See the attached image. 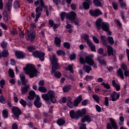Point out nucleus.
I'll return each mask as SVG.
<instances>
[{"label":"nucleus","instance_id":"37","mask_svg":"<svg viewBox=\"0 0 129 129\" xmlns=\"http://www.w3.org/2000/svg\"><path fill=\"white\" fill-rule=\"evenodd\" d=\"M107 40L109 42V44L111 46H112V45L114 44V40H113V37L111 36H108L107 38Z\"/></svg>","mask_w":129,"mask_h":129},{"label":"nucleus","instance_id":"32","mask_svg":"<svg viewBox=\"0 0 129 129\" xmlns=\"http://www.w3.org/2000/svg\"><path fill=\"white\" fill-rule=\"evenodd\" d=\"M2 92L3 91L1 90V103H2V104H6L7 102V99H6V98L4 97V96L2 94Z\"/></svg>","mask_w":129,"mask_h":129},{"label":"nucleus","instance_id":"58","mask_svg":"<svg viewBox=\"0 0 129 129\" xmlns=\"http://www.w3.org/2000/svg\"><path fill=\"white\" fill-rule=\"evenodd\" d=\"M41 4H43V7H42V11L43 9H44V11H48V6L45 5V3H44V1L43 0H41Z\"/></svg>","mask_w":129,"mask_h":129},{"label":"nucleus","instance_id":"63","mask_svg":"<svg viewBox=\"0 0 129 129\" xmlns=\"http://www.w3.org/2000/svg\"><path fill=\"white\" fill-rule=\"evenodd\" d=\"M104 50L102 48H99L97 51V53L99 54V55H103Z\"/></svg>","mask_w":129,"mask_h":129},{"label":"nucleus","instance_id":"30","mask_svg":"<svg viewBox=\"0 0 129 129\" xmlns=\"http://www.w3.org/2000/svg\"><path fill=\"white\" fill-rule=\"evenodd\" d=\"M83 69L85 70V72H86V73H88V74L90 73V71H92V68H91V67L89 66H84Z\"/></svg>","mask_w":129,"mask_h":129},{"label":"nucleus","instance_id":"54","mask_svg":"<svg viewBox=\"0 0 129 129\" xmlns=\"http://www.w3.org/2000/svg\"><path fill=\"white\" fill-rule=\"evenodd\" d=\"M8 46V43L5 41H3L1 43V47L3 49H7V47Z\"/></svg>","mask_w":129,"mask_h":129},{"label":"nucleus","instance_id":"6","mask_svg":"<svg viewBox=\"0 0 129 129\" xmlns=\"http://www.w3.org/2000/svg\"><path fill=\"white\" fill-rule=\"evenodd\" d=\"M110 122H108L106 125V129H118L116 122L113 118H109Z\"/></svg>","mask_w":129,"mask_h":129},{"label":"nucleus","instance_id":"53","mask_svg":"<svg viewBox=\"0 0 129 129\" xmlns=\"http://www.w3.org/2000/svg\"><path fill=\"white\" fill-rule=\"evenodd\" d=\"M121 19H122V21L125 23L126 22V19L125 18V16L124 14V12H121L120 13Z\"/></svg>","mask_w":129,"mask_h":129},{"label":"nucleus","instance_id":"22","mask_svg":"<svg viewBox=\"0 0 129 129\" xmlns=\"http://www.w3.org/2000/svg\"><path fill=\"white\" fill-rule=\"evenodd\" d=\"M9 56V50L7 48L4 49L1 53V57L3 58H7Z\"/></svg>","mask_w":129,"mask_h":129},{"label":"nucleus","instance_id":"46","mask_svg":"<svg viewBox=\"0 0 129 129\" xmlns=\"http://www.w3.org/2000/svg\"><path fill=\"white\" fill-rule=\"evenodd\" d=\"M19 103H20V104H21V105H22V106H23V107H26L27 105V102L25 100L21 99Z\"/></svg>","mask_w":129,"mask_h":129},{"label":"nucleus","instance_id":"15","mask_svg":"<svg viewBox=\"0 0 129 129\" xmlns=\"http://www.w3.org/2000/svg\"><path fill=\"white\" fill-rule=\"evenodd\" d=\"M86 1L83 3V6L85 10H89L90 9V5H91V0H84Z\"/></svg>","mask_w":129,"mask_h":129},{"label":"nucleus","instance_id":"29","mask_svg":"<svg viewBox=\"0 0 129 129\" xmlns=\"http://www.w3.org/2000/svg\"><path fill=\"white\" fill-rule=\"evenodd\" d=\"M103 0H93V3L95 7H102L101 1Z\"/></svg>","mask_w":129,"mask_h":129},{"label":"nucleus","instance_id":"24","mask_svg":"<svg viewBox=\"0 0 129 129\" xmlns=\"http://www.w3.org/2000/svg\"><path fill=\"white\" fill-rule=\"evenodd\" d=\"M56 123L59 125V126H63V125L66 123V121L62 119V118H60L57 120Z\"/></svg>","mask_w":129,"mask_h":129},{"label":"nucleus","instance_id":"60","mask_svg":"<svg viewBox=\"0 0 129 129\" xmlns=\"http://www.w3.org/2000/svg\"><path fill=\"white\" fill-rule=\"evenodd\" d=\"M1 27L3 28L5 31H8V26L5 24V23L1 22Z\"/></svg>","mask_w":129,"mask_h":129},{"label":"nucleus","instance_id":"49","mask_svg":"<svg viewBox=\"0 0 129 129\" xmlns=\"http://www.w3.org/2000/svg\"><path fill=\"white\" fill-rule=\"evenodd\" d=\"M5 7L7 8L8 13L10 14V13H11V11H12V4H6Z\"/></svg>","mask_w":129,"mask_h":129},{"label":"nucleus","instance_id":"23","mask_svg":"<svg viewBox=\"0 0 129 129\" xmlns=\"http://www.w3.org/2000/svg\"><path fill=\"white\" fill-rule=\"evenodd\" d=\"M112 85L113 87H115L117 91H119V90H120V85H119V84H116L115 80H113L112 81Z\"/></svg>","mask_w":129,"mask_h":129},{"label":"nucleus","instance_id":"34","mask_svg":"<svg viewBox=\"0 0 129 129\" xmlns=\"http://www.w3.org/2000/svg\"><path fill=\"white\" fill-rule=\"evenodd\" d=\"M117 73L121 79H124V76L123 75V72L121 70V69H119L117 71Z\"/></svg>","mask_w":129,"mask_h":129},{"label":"nucleus","instance_id":"45","mask_svg":"<svg viewBox=\"0 0 129 129\" xmlns=\"http://www.w3.org/2000/svg\"><path fill=\"white\" fill-rule=\"evenodd\" d=\"M93 79H94V77L93 76L87 75L85 78L86 81H91V80H93Z\"/></svg>","mask_w":129,"mask_h":129},{"label":"nucleus","instance_id":"64","mask_svg":"<svg viewBox=\"0 0 129 129\" xmlns=\"http://www.w3.org/2000/svg\"><path fill=\"white\" fill-rule=\"evenodd\" d=\"M70 60H75L76 59V55L75 53H73L70 55Z\"/></svg>","mask_w":129,"mask_h":129},{"label":"nucleus","instance_id":"10","mask_svg":"<svg viewBox=\"0 0 129 129\" xmlns=\"http://www.w3.org/2000/svg\"><path fill=\"white\" fill-rule=\"evenodd\" d=\"M15 55L17 57V59L19 60H24L26 58V53H24L23 51H16L15 52Z\"/></svg>","mask_w":129,"mask_h":129},{"label":"nucleus","instance_id":"31","mask_svg":"<svg viewBox=\"0 0 129 129\" xmlns=\"http://www.w3.org/2000/svg\"><path fill=\"white\" fill-rule=\"evenodd\" d=\"M27 49L28 52H29L30 53H33V52L35 51L34 50L36 49V46L34 45L28 46L27 47Z\"/></svg>","mask_w":129,"mask_h":129},{"label":"nucleus","instance_id":"21","mask_svg":"<svg viewBox=\"0 0 129 129\" xmlns=\"http://www.w3.org/2000/svg\"><path fill=\"white\" fill-rule=\"evenodd\" d=\"M3 20L5 23H8L9 21V14H8V11L5 10L3 12Z\"/></svg>","mask_w":129,"mask_h":129},{"label":"nucleus","instance_id":"40","mask_svg":"<svg viewBox=\"0 0 129 129\" xmlns=\"http://www.w3.org/2000/svg\"><path fill=\"white\" fill-rule=\"evenodd\" d=\"M34 106L37 107V108H40L42 106V103L41 102V101H35L34 102Z\"/></svg>","mask_w":129,"mask_h":129},{"label":"nucleus","instance_id":"51","mask_svg":"<svg viewBox=\"0 0 129 129\" xmlns=\"http://www.w3.org/2000/svg\"><path fill=\"white\" fill-rule=\"evenodd\" d=\"M67 106L69 108H74V104L73 102H67Z\"/></svg>","mask_w":129,"mask_h":129},{"label":"nucleus","instance_id":"61","mask_svg":"<svg viewBox=\"0 0 129 129\" xmlns=\"http://www.w3.org/2000/svg\"><path fill=\"white\" fill-rule=\"evenodd\" d=\"M88 104V100L85 99L82 102V106H86Z\"/></svg>","mask_w":129,"mask_h":129},{"label":"nucleus","instance_id":"18","mask_svg":"<svg viewBox=\"0 0 129 129\" xmlns=\"http://www.w3.org/2000/svg\"><path fill=\"white\" fill-rule=\"evenodd\" d=\"M49 60L51 65H54L56 63H58V58L55 54H53L52 56H50Z\"/></svg>","mask_w":129,"mask_h":129},{"label":"nucleus","instance_id":"5","mask_svg":"<svg viewBox=\"0 0 129 129\" xmlns=\"http://www.w3.org/2000/svg\"><path fill=\"white\" fill-rule=\"evenodd\" d=\"M33 56L35 58H39L40 61L44 62L45 61V53L39 50H35L32 53Z\"/></svg>","mask_w":129,"mask_h":129},{"label":"nucleus","instance_id":"20","mask_svg":"<svg viewBox=\"0 0 129 129\" xmlns=\"http://www.w3.org/2000/svg\"><path fill=\"white\" fill-rule=\"evenodd\" d=\"M106 48H107L108 56H113V48L109 45H106Z\"/></svg>","mask_w":129,"mask_h":129},{"label":"nucleus","instance_id":"38","mask_svg":"<svg viewBox=\"0 0 129 129\" xmlns=\"http://www.w3.org/2000/svg\"><path fill=\"white\" fill-rule=\"evenodd\" d=\"M30 88V87L28 85L23 87L22 89H21L22 93H27L28 92L29 89Z\"/></svg>","mask_w":129,"mask_h":129},{"label":"nucleus","instance_id":"4","mask_svg":"<svg viewBox=\"0 0 129 129\" xmlns=\"http://www.w3.org/2000/svg\"><path fill=\"white\" fill-rule=\"evenodd\" d=\"M96 27L97 30L99 31L100 30H103L104 32L108 31L110 29V26H109V23L103 22L102 23V18H99L97 19L96 21Z\"/></svg>","mask_w":129,"mask_h":129},{"label":"nucleus","instance_id":"1","mask_svg":"<svg viewBox=\"0 0 129 129\" xmlns=\"http://www.w3.org/2000/svg\"><path fill=\"white\" fill-rule=\"evenodd\" d=\"M41 97L45 102L46 104L50 105L52 103H56V98H55V91L49 90L46 94H42Z\"/></svg>","mask_w":129,"mask_h":129},{"label":"nucleus","instance_id":"16","mask_svg":"<svg viewBox=\"0 0 129 129\" xmlns=\"http://www.w3.org/2000/svg\"><path fill=\"white\" fill-rule=\"evenodd\" d=\"M36 97V92L34 90H31L29 92V95L27 96L29 100H34Z\"/></svg>","mask_w":129,"mask_h":129},{"label":"nucleus","instance_id":"14","mask_svg":"<svg viewBox=\"0 0 129 129\" xmlns=\"http://www.w3.org/2000/svg\"><path fill=\"white\" fill-rule=\"evenodd\" d=\"M60 64L58 62L54 63V64H52L51 70L50 71V73L51 75H54V73H55V71L56 70H59L60 69Z\"/></svg>","mask_w":129,"mask_h":129},{"label":"nucleus","instance_id":"36","mask_svg":"<svg viewBox=\"0 0 129 129\" xmlns=\"http://www.w3.org/2000/svg\"><path fill=\"white\" fill-rule=\"evenodd\" d=\"M71 89V86L70 85H67L63 87L62 90L63 92H68Z\"/></svg>","mask_w":129,"mask_h":129},{"label":"nucleus","instance_id":"50","mask_svg":"<svg viewBox=\"0 0 129 129\" xmlns=\"http://www.w3.org/2000/svg\"><path fill=\"white\" fill-rule=\"evenodd\" d=\"M68 69L71 73L73 74L74 73V70H73V67L71 64H69L68 66Z\"/></svg>","mask_w":129,"mask_h":129},{"label":"nucleus","instance_id":"11","mask_svg":"<svg viewBox=\"0 0 129 129\" xmlns=\"http://www.w3.org/2000/svg\"><path fill=\"white\" fill-rule=\"evenodd\" d=\"M111 100L114 102V101H116L119 99L120 97V94L119 93H116L115 91H113L111 94L110 95Z\"/></svg>","mask_w":129,"mask_h":129},{"label":"nucleus","instance_id":"12","mask_svg":"<svg viewBox=\"0 0 129 129\" xmlns=\"http://www.w3.org/2000/svg\"><path fill=\"white\" fill-rule=\"evenodd\" d=\"M76 13L74 11H72L70 14H67L66 19H69L71 22H74L76 19Z\"/></svg>","mask_w":129,"mask_h":129},{"label":"nucleus","instance_id":"2","mask_svg":"<svg viewBox=\"0 0 129 129\" xmlns=\"http://www.w3.org/2000/svg\"><path fill=\"white\" fill-rule=\"evenodd\" d=\"M24 72L29 75L30 78H34L38 76L39 71L36 69V67L33 64H27L25 68H23Z\"/></svg>","mask_w":129,"mask_h":129},{"label":"nucleus","instance_id":"41","mask_svg":"<svg viewBox=\"0 0 129 129\" xmlns=\"http://www.w3.org/2000/svg\"><path fill=\"white\" fill-rule=\"evenodd\" d=\"M101 85L104 86L105 89H110V85H109L108 83H105L104 82H103L101 83Z\"/></svg>","mask_w":129,"mask_h":129},{"label":"nucleus","instance_id":"57","mask_svg":"<svg viewBox=\"0 0 129 129\" xmlns=\"http://www.w3.org/2000/svg\"><path fill=\"white\" fill-rule=\"evenodd\" d=\"M41 13H39L36 15L35 19V23H37L38 21H39V19H40V17H41Z\"/></svg>","mask_w":129,"mask_h":129},{"label":"nucleus","instance_id":"43","mask_svg":"<svg viewBox=\"0 0 129 129\" xmlns=\"http://www.w3.org/2000/svg\"><path fill=\"white\" fill-rule=\"evenodd\" d=\"M9 74L10 77L11 78H14L15 77V73H14V70L12 69H10L9 70Z\"/></svg>","mask_w":129,"mask_h":129},{"label":"nucleus","instance_id":"33","mask_svg":"<svg viewBox=\"0 0 129 129\" xmlns=\"http://www.w3.org/2000/svg\"><path fill=\"white\" fill-rule=\"evenodd\" d=\"M92 96L94 100H95V101H96L97 103H99V101L100 100V97H99V96H98V95L95 94L92 95Z\"/></svg>","mask_w":129,"mask_h":129},{"label":"nucleus","instance_id":"9","mask_svg":"<svg viewBox=\"0 0 129 129\" xmlns=\"http://www.w3.org/2000/svg\"><path fill=\"white\" fill-rule=\"evenodd\" d=\"M11 110L13 114L15 115L17 118H19L20 117V115L22 114V111L18 107L13 106Z\"/></svg>","mask_w":129,"mask_h":129},{"label":"nucleus","instance_id":"28","mask_svg":"<svg viewBox=\"0 0 129 129\" xmlns=\"http://www.w3.org/2000/svg\"><path fill=\"white\" fill-rule=\"evenodd\" d=\"M2 116L6 119L9 117V110L8 109H4L2 112Z\"/></svg>","mask_w":129,"mask_h":129},{"label":"nucleus","instance_id":"7","mask_svg":"<svg viewBox=\"0 0 129 129\" xmlns=\"http://www.w3.org/2000/svg\"><path fill=\"white\" fill-rule=\"evenodd\" d=\"M89 14L92 17H95V18H97V17H99V16L103 15L102 12H101V10L98 9H96L95 10H90Z\"/></svg>","mask_w":129,"mask_h":129},{"label":"nucleus","instance_id":"62","mask_svg":"<svg viewBox=\"0 0 129 129\" xmlns=\"http://www.w3.org/2000/svg\"><path fill=\"white\" fill-rule=\"evenodd\" d=\"M93 40L96 44H99V40H98V38L96 37L95 36H93Z\"/></svg>","mask_w":129,"mask_h":129},{"label":"nucleus","instance_id":"8","mask_svg":"<svg viewBox=\"0 0 129 129\" xmlns=\"http://www.w3.org/2000/svg\"><path fill=\"white\" fill-rule=\"evenodd\" d=\"M36 38V32L34 30H31L26 36L27 41H30V42H34Z\"/></svg>","mask_w":129,"mask_h":129},{"label":"nucleus","instance_id":"39","mask_svg":"<svg viewBox=\"0 0 129 129\" xmlns=\"http://www.w3.org/2000/svg\"><path fill=\"white\" fill-rule=\"evenodd\" d=\"M20 6L21 5L20 4V2L19 1H16L14 3L13 7L14 9H20Z\"/></svg>","mask_w":129,"mask_h":129},{"label":"nucleus","instance_id":"44","mask_svg":"<svg viewBox=\"0 0 129 129\" xmlns=\"http://www.w3.org/2000/svg\"><path fill=\"white\" fill-rule=\"evenodd\" d=\"M56 54L58 55V56H65L66 55V53H65L64 51H63L62 50H58L56 51Z\"/></svg>","mask_w":129,"mask_h":129},{"label":"nucleus","instance_id":"26","mask_svg":"<svg viewBox=\"0 0 129 129\" xmlns=\"http://www.w3.org/2000/svg\"><path fill=\"white\" fill-rule=\"evenodd\" d=\"M100 38L102 44L104 46H107L108 43L106 42V36L101 35Z\"/></svg>","mask_w":129,"mask_h":129},{"label":"nucleus","instance_id":"55","mask_svg":"<svg viewBox=\"0 0 129 129\" xmlns=\"http://www.w3.org/2000/svg\"><path fill=\"white\" fill-rule=\"evenodd\" d=\"M80 63L82 64V65H84V64H85L86 63V60L84 59V58L81 56L79 58Z\"/></svg>","mask_w":129,"mask_h":129},{"label":"nucleus","instance_id":"48","mask_svg":"<svg viewBox=\"0 0 129 129\" xmlns=\"http://www.w3.org/2000/svg\"><path fill=\"white\" fill-rule=\"evenodd\" d=\"M112 7L114 9V10H118V4L117 3L112 2Z\"/></svg>","mask_w":129,"mask_h":129},{"label":"nucleus","instance_id":"19","mask_svg":"<svg viewBox=\"0 0 129 129\" xmlns=\"http://www.w3.org/2000/svg\"><path fill=\"white\" fill-rule=\"evenodd\" d=\"M43 7H44V5L42 4L41 0H40V4L35 9V13L36 15L39 14V13H41L42 14V12H43Z\"/></svg>","mask_w":129,"mask_h":129},{"label":"nucleus","instance_id":"13","mask_svg":"<svg viewBox=\"0 0 129 129\" xmlns=\"http://www.w3.org/2000/svg\"><path fill=\"white\" fill-rule=\"evenodd\" d=\"M91 122L92 121V116L90 115L89 114H86V115L84 116V117L81 119V122Z\"/></svg>","mask_w":129,"mask_h":129},{"label":"nucleus","instance_id":"17","mask_svg":"<svg viewBox=\"0 0 129 129\" xmlns=\"http://www.w3.org/2000/svg\"><path fill=\"white\" fill-rule=\"evenodd\" d=\"M85 60L87 64H88L90 66H93V65H94V60H93L92 57L85 56Z\"/></svg>","mask_w":129,"mask_h":129},{"label":"nucleus","instance_id":"47","mask_svg":"<svg viewBox=\"0 0 129 129\" xmlns=\"http://www.w3.org/2000/svg\"><path fill=\"white\" fill-rule=\"evenodd\" d=\"M60 16L61 21L64 22V21L65 20V17H66V16H67V15H66V12H62L60 14Z\"/></svg>","mask_w":129,"mask_h":129},{"label":"nucleus","instance_id":"52","mask_svg":"<svg viewBox=\"0 0 129 129\" xmlns=\"http://www.w3.org/2000/svg\"><path fill=\"white\" fill-rule=\"evenodd\" d=\"M104 104L105 106H108L109 105V102L108 101V97H105Z\"/></svg>","mask_w":129,"mask_h":129},{"label":"nucleus","instance_id":"3","mask_svg":"<svg viewBox=\"0 0 129 129\" xmlns=\"http://www.w3.org/2000/svg\"><path fill=\"white\" fill-rule=\"evenodd\" d=\"M87 111L85 108L77 110L76 112L74 110L70 111V116L72 119H79L80 117H84L86 115Z\"/></svg>","mask_w":129,"mask_h":129},{"label":"nucleus","instance_id":"56","mask_svg":"<svg viewBox=\"0 0 129 129\" xmlns=\"http://www.w3.org/2000/svg\"><path fill=\"white\" fill-rule=\"evenodd\" d=\"M83 35L84 36L83 37V38L84 39L85 41H86V42L89 41V35L86 34L85 33H84Z\"/></svg>","mask_w":129,"mask_h":129},{"label":"nucleus","instance_id":"35","mask_svg":"<svg viewBox=\"0 0 129 129\" xmlns=\"http://www.w3.org/2000/svg\"><path fill=\"white\" fill-rule=\"evenodd\" d=\"M53 75L57 79H60V78H61V76H62L61 72L59 71L56 72V71L54 72V73H53Z\"/></svg>","mask_w":129,"mask_h":129},{"label":"nucleus","instance_id":"59","mask_svg":"<svg viewBox=\"0 0 129 129\" xmlns=\"http://www.w3.org/2000/svg\"><path fill=\"white\" fill-rule=\"evenodd\" d=\"M63 47L66 49H70V43L69 42H66L63 43Z\"/></svg>","mask_w":129,"mask_h":129},{"label":"nucleus","instance_id":"42","mask_svg":"<svg viewBox=\"0 0 129 129\" xmlns=\"http://www.w3.org/2000/svg\"><path fill=\"white\" fill-rule=\"evenodd\" d=\"M38 90L40 92H42L43 93H46L47 92V88L45 87H39Z\"/></svg>","mask_w":129,"mask_h":129},{"label":"nucleus","instance_id":"27","mask_svg":"<svg viewBox=\"0 0 129 129\" xmlns=\"http://www.w3.org/2000/svg\"><path fill=\"white\" fill-rule=\"evenodd\" d=\"M54 43L56 47H60L61 46V39L56 36L54 38Z\"/></svg>","mask_w":129,"mask_h":129},{"label":"nucleus","instance_id":"25","mask_svg":"<svg viewBox=\"0 0 129 129\" xmlns=\"http://www.w3.org/2000/svg\"><path fill=\"white\" fill-rule=\"evenodd\" d=\"M97 60L100 65H103L104 66H106L107 65V63L104 59H101V56H100V55L97 56Z\"/></svg>","mask_w":129,"mask_h":129}]
</instances>
